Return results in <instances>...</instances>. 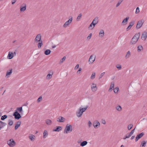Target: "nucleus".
<instances>
[{
	"mask_svg": "<svg viewBox=\"0 0 147 147\" xmlns=\"http://www.w3.org/2000/svg\"><path fill=\"white\" fill-rule=\"evenodd\" d=\"M16 55V52H11L9 51L8 54L7 56V58L8 59H11Z\"/></svg>",
	"mask_w": 147,
	"mask_h": 147,
	"instance_id": "obj_6",
	"label": "nucleus"
},
{
	"mask_svg": "<svg viewBox=\"0 0 147 147\" xmlns=\"http://www.w3.org/2000/svg\"><path fill=\"white\" fill-rule=\"evenodd\" d=\"M72 131V126L71 125L68 124H67L65 128L64 133L65 134H68L71 132Z\"/></svg>",
	"mask_w": 147,
	"mask_h": 147,
	"instance_id": "obj_3",
	"label": "nucleus"
},
{
	"mask_svg": "<svg viewBox=\"0 0 147 147\" xmlns=\"http://www.w3.org/2000/svg\"><path fill=\"white\" fill-rule=\"evenodd\" d=\"M91 89L92 91L93 92L96 91L97 90L96 84L94 83H92L91 85Z\"/></svg>",
	"mask_w": 147,
	"mask_h": 147,
	"instance_id": "obj_9",
	"label": "nucleus"
},
{
	"mask_svg": "<svg viewBox=\"0 0 147 147\" xmlns=\"http://www.w3.org/2000/svg\"><path fill=\"white\" fill-rule=\"evenodd\" d=\"M16 1L17 0H12V4H14L15 3Z\"/></svg>",
	"mask_w": 147,
	"mask_h": 147,
	"instance_id": "obj_56",
	"label": "nucleus"
},
{
	"mask_svg": "<svg viewBox=\"0 0 147 147\" xmlns=\"http://www.w3.org/2000/svg\"><path fill=\"white\" fill-rule=\"evenodd\" d=\"M116 109L119 111H121L122 110V108L120 106H117L116 107Z\"/></svg>",
	"mask_w": 147,
	"mask_h": 147,
	"instance_id": "obj_40",
	"label": "nucleus"
},
{
	"mask_svg": "<svg viewBox=\"0 0 147 147\" xmlns=\"http://www.w3.org/2000/svg\"><path fill=\"white\" fill-rule=\"evenodd\" d=\"M15 42V41H13V43H14V42Z\"/></svg>",
	"mask_w": 147,
	"mask_h": 147,
	"instance_id": "obj_62",
	"label": "nucleus"
},
{
	"mask_svg": "<svg viewBox=\"0 0 147 147\" xmlns=\"http://www.w3.org/2000/svg\"><path fill=\"white\" fill-rule=\"evenodd\" d=\"M143 23L144 21L142 20H140L138 21L136 25V28L138 29L142 27Z\"/></svg>",
	"mask_w": 147,
	"mask_h": 147,
	"instance_id": "obj_13",
	"label": "nucleus"
},
{
	"mask_svg": "<svg viewBox=\"0 0 147 147\" xmlns=\"http://www.w3.org/2000/svg\"><path fill=\"white\" fill-rule=\"evenodd\" d=\"M7 116L5 115H4L1 116V119L2 120H3L7 118Z\"/></svg>",
	"mask_w": 147,
	"mask_h": 147,
	"instance_id": "obj_41",
	"label": "nucleus"
},
{
	"mask_svg": "<svg viewBox=\"0 0 147 147\" xmlns=\"http://www.w3.org/2000/svg\"><path fill=\"white\" fill-rule=\"evenodd\" d=\"M72 18H71L67 21L63 25V27L65 28L68 27L71 24L72 21Z\"/></svg>",
	"mask_w": 147,
	"mask_h": 147,
	"instance_id": "obj_7",
	"label": "nucleus"
},
{
	"mask_svg": "<svg viewBox=\"0 0 147 147\" xmlns=\"http://www.w3.org/2000/svg\"><path fill=\"white\" fill-rule=\"evenodd\" d=\"M35 40H37V36H36L35 38Z\"/></svg>",
	"mask_w": 147,
	"mask_h": 147,
	"instance_id": "obj_59",
	"label": "nucleus"
},
{
	"mask_svg": "<svg viewBox=\"0 0 147 147\" xmlns=\"http://www.w3.org/2000/svg\"><path fill=\"white\" fill-rule=\"evenodd\" d=\"M13 115L15 118L16 119H19L21 117V116L19 113L17 111H15L13 114Z\"/></svg>",
	"mask_w": 147,
	"mask_h": 147,
	"instance_id": "obj_11",
	"label": "nucleus"
},
{
	"mask_svg": "<svg viewBox=\"0 0 147 147\" xmlns=\"http://www.w3.org/2000/svg\"><path fill=\"white\" fill-rule=\"evenodd\" d=\"M42 100V96H40L38 99H37V101H38V102H40Z\"/></svg>",
	"mask_w": 147,
	"mask_h": 147,
	"instance_id": "obj_49",
	"label": "nucleus"
},
{
	"mask_svg": "<svg viewBox=\"0 0 147 147\" xmlns=\"http://www.w3.org/2000/svg\"><path fill=\"white\" fill-rule=\"evenodd\" d=\"M147 36V33L146 32H143L141 37V38L142 40H146Z\"/></svg>",
	"mask_w": 147,
	"mask_h": 147,
	"instance_id": "obj_19",
	"label": "nucleus"
},
{
	"mask_svg": "<svg viewBox=\"0 0 147 147\" xmlns=\"http://www.w3.org/2000/svg\"><path fill=\"white\" fill-rule=\"evenodd\" d=\"M88 125L89 128H90L91 127L92 125V123L90 121H88Z\"/></svg>",
	"mask_w": 147,
	"mask_h": 147,
	"instance_id": "obj_44",
	"label": "nucleus"
},
{
	"mask_svg": "<svg viewBox=\"0 0 147 147\" xmlns=\"http://www.w3.org/2000/svg\"><path fill=\"white\" fill-rule=\"evenodd\" d=\"M122 1V0L120 1H119L116 5V7H117L118 6H119L121 4V3Z\"/></svg>",
	"mask_w": 147,
	"mask_h": 147,
	"instance_id": "obj_54",
	"label": "nucleus"
},
{
	"mask_svg": "<svg viewBox=\"0 0 147 147\" xmlns=\"http://www.w3.org/2000/svg\"><path fill=\"white\" fill-rule=\"evenodd\" d=\"M92 36V34L90 33L89 34L88 36L87 37V40H90L91 39Z\"/></svg>",
	"mask_w": 147,
	"mask_h": 147,
	"instance_id": "obj_46",
	"label": "nucleus"
},
{
	"mask_svg": "<svg viewBox=\"0 0 147 147\" xmlns=\"http://www.w3.org/2000/svg\"><path fill=\"white\" fill-rule=\"evenodd\" d=\"M45 123L48 125H51L52 124V122L51 120L49 119H47L45 120Z\"/></svg>",
	"mask_w": 147,
	"mask_h": 147,
	"instance_id": "obj_22",
	"label": "nucleus"
},
{
	"mask_svg": "<svg viewBox=\"0 0 147 147\" xmlns=\"http://www.w3.org/2000/svg\"><path fill=\"white\" fill-rule=\"evenodd\" d=\"M54 47H55V46H54V47H53L54 48Z\"/></svg>",
	"mask_w": 147,
	"mask_h": 147,
	"instance_id": "obj_63",
	"label": "nucleus"
},
{
	"mask_svg": "<svg viewBox=\"0 0 147 147\" xmlns=\"http://www.w3.org/2000/svg\"><path fill=\"white\" fill-rule=\"evenodd\" d=\"M139 38V35L138 34H136L134 36L130 41V44L131 45H134L137 42Z\"/></svg>",
	"mask_w": 147,
	"mask_h": 147,
	"instance_id": "obj_2",
	"label": "nucleus"
},
{
	"mask_svg": "<svg viewBox=\"0 0 147 147\" xmlns=\"http://www.w3.org/2000/svg\"><path fill=\"white\" fill-rule=\"evenodd\" d=\"M26 9V5L25 4H22L20 6V11L21 12H24Z\"/></svg>",
	"mask_w": 147,
	"mask_h": 147,
	"instance_id": "obj_14",
	"label": "nucleus"
},
{
	"mask_svg": "<svg viewBox=\"0 0 147 147\" xmlns=\"http://www.w3.org/2000/svg\"><path fill=\"white\" fill-rule=\"evenodd\" d=\"M65 120V118L61 116L59 117L57 119V121L59 122H64Z\"/></svg>",
	"mask_w": 147,
	"mask_h": 147,
	"instance_id": "obj_15",
	"label": "nucleus"
},
{
	"mask_svg": "<svg viewBox=\"0 0 147 147\" xmlns=\"http://www.w3.org/2000/svg\"><path fill=\"white\" fill-rule=\"evenodd\" d=\"M113 90L114 93L117 94L119 90V88L118 87H116Z\"/></svg>",
	"mask_w": 147,
	"mask_h": 147,
	"instance_id": "obj_34",
	"label": "nucleus"
},
{
	"mask_svg": "<svg viewBox=\"0 0 147 147\" xmlns=\"http://www.w3.org/2000/svg\"><path fill=\"white\" fill-rule=\"evenodd\" d=\"M6 125V124L2 122L1 121H0V128L2 129Z\"/></svg>",
	"mask_w": 147,
	"mask_h": 147,
	"instance_id": "obj_27",
	"label": "nucleus"
},
{
	"mask_svg": "<svg viewBox=\"0 0 147 147\" xmlns=\"http://www.w3.org/2000/svg\"><path fill=\"white\" fill-rule=\"evenodd\" d=\"M21 124V122L20 121H18L16 123V125L15 127V129L16 130L20 126Z\"/></svg>",
	"mask_w": 147,
	"mask_h": 147,
	"instance_id": "obj_28",
	"label": "nucleus"
},
{
	"mask_svg": "<svg viewBox=\"0 0 147 147\" xmlns=\"http://www.w3.org/2000/svg\"><path fill=\"white\" fill-rule=\"evenodd\" d=\"M135 128L133 129L130 133V136H131L134 133Z\"/></svg>",
	"mask_w": 147,
	"mask_h": 147,
	"instance_id": "obj_50",
	"label": "nucleus"
},
{
	"mask_svg": "<svg viewBox=\"0 0 147 147\" xmlns=\"http://www.w3.org/2000/svg\"><path fill=\"white\" fill-rule=\"evenodd\" d=\"M62 129V127L61 126H58L57 127L56 129H54L53 131H59L61 130Z\"/></svg>",
	"mask_w": 147,
	"mask_h": 147,
	"instance_id": "obj_33",
	"label": "nucleus"
},
{
	"mask_svg": "<svg viewBox=\"0 0 147 147\" xmlns=\"http://www.w3.org/2000/svg\"><path fill=\"white\" fill-rule=\"evenodd\" d=\"M131 136H130V133H129V134H127V135H126L125 136V137L123 138V139L124 140H125L127 138H128L129 137H130Z\"/></svg>",
	"mask_w": 147,
	"mask_h": 147,
	"instance_id": "obj_51",
	"label": "nucleus"
},
{
	"mask_svg": "<svg viewBox=\"0 0 147 147\" xmlns=\"http://www.w3.org/2000/svg\"><path fill=\"white\" fill-rule=\"evenodd\" d=\"M98 22V19L97 18H95L94 20H93L92 22V23L94 25V24L95 26L96 24Z\"/></svg>",
	"mask_w": 147,
	"mask_h": 147,
	"instance_id": "obj_30",
	"label": "nucleus"
},
{
	"mask_svg": "<svg viewBox=\"0 0 147 147\" xmlns=\"http://www.w3.org/2000/svg\"><path fill=\"white\" fill-rule=\"evenodd\" d=\"M95 75H96L95 73V72L92 73L91 75L90 78L92 80L94 79L95 77Z\"/></svg>",
	"mask_w": 147,
	"mask_h": 147,
	"instance_id": "obj_37",
	"label": "nucleus"
},
{
	"mask_svg": "<svg viewBox=\"0 0 147 147\" xmlns=\"http://www.w3.org/2000/svg\"><path fill=\"white\" fill-rule=\"evenodd\" d=\"M102 123L104 124H105L106 123V122L105 120H102Z\"/></svg>",
	"mask_w": 147,
	"mask_h": 147,
	"instance_id": "obj_57",
	"label": "nucleus"
},
{
	"mask_svg": "<svg viewBox=\"0 0 147 147\" xmlns=\"http://www.w3.org/2000/svg\"><path fill=\"white\" fill-rule=\"evenodd\" d=\"M66 59V57L65 56L62 59H61L59 62V64H61Z\"/></svg>",
	"mask_w": 147,
	"mask_h": 147,
	"instance_id": "obj_39",
	"label": "nucleus"
},
{
	"mask_svg": "<svg viewBox=\"0 0 147 147\" xmlns=\"http://www.w3.org/2000/svg\"><path fill=\"white\" fill-rule=\"evenodd\" d=\"M88 142L86 141H84L82 142L80 144V146H84L87 144Z\"/></svg>",
	"mask_w": 147,
	"mask_h": 147,
	"instance_id": "obj_35",
	"label": "nucleus"
},
{
	"mask_svg": "<svg viewBox=\"0 0 147 147\" xmlns=\"http://www.w3.org/2000/svg\"><path fill=\"white\" fill-rule=\"evenodd\" d=\"M144 134L142 132L141 133L137 135L135 139L136 141L137 142V141H138V140L140 138H141V137H142L144 136Z\"/></svg>",
	"mask_w": 147,
	"mask_h": 147,
	"instance_id": "obj_16",
	"label": "nucleus"
},
{
	"mask_svg": "<svg viewBox=\"0 0 147 147\" xmlns=\"http://www.w3.org/2000/svg\"><path fill=\"white\" fill-rule=\"evenodd\" d=\"M114 87V83H111L110 84L109 89L108 90V92H111L113 90Z\"/></svg>",
	"mask_w": 147,
	"mask_h": 147,
	"instance_id": "obj_18",
	"label": "nucleus"
},
{
	"mask_svg": "<svg viewBox=\"0 0 147 147\" xmlns=\"http://www.w3.org/2000/svg\"><path fill=\"white\" fill-rule=\"evenodd\" d=\"M143 50V47L141 45L139 46L138 47V52H140Z\"/></svg>",
	"mask_w": 147,
	"mask_h": 147,
	"instance_id": "obj_32",
	"label": "nucleus"
},
{
	"mask_svg": "<svg viewBox=\"0 0 147 147\" xmlns=\"http://www.w3.org/2000/svg\"><path fill=\"white\" fill-rule=\"evenodd\" d=\"M41 37L40 34L37 35V42L38 41L39 42L38 44V46L39 48H40L43 45L42 42L41 40Z\"/></svg>",
	"mask_w": 147,
	"mask_h": 147,
	"instance_id": "obj_4",
	"label": "nucleus"
},
{
	"mask_svg": "<svg viewBox=\"0 0 147 147\" xmlns=\"http://www.w3.org/2000/svg\"><path fill=\"white\" fill-rule=\"evenodd\" d=\"M1 113H0V117H1Z\"/></svg>",
	"mask_w": 147,
	"mask_h": 147,
	"instance_id": "obj_61",
	"label": "nucleus"
},
{
	"mask_svg": "<svg viewBox=\"0 0 147 147\" xmlns=\"http://www.w3.org/2000/svg\"><path fill=\"white\" fill-rule=\"evenodd\" d=\"M146 144V142L144 141L142 142L141 143L140 147H145Z\"/></svg>",
	"mask_w": 147,
	"mask_h": 147,
	"instance_id": "obj_38",
	"label": "nucleus"
},
{
	"mask_svg": "<svg viewBox=\"0 0 147 147\" xmlns=\"http://www.w3.org/2000/svg\"><path fill=\"white\" fill-rule=\"evenodd\" d=\"M133 126V125L132 124H130L128 126V130H129L130 129H131V128H132Z\"/></svg>",
	"mask_w": 147,
	"mask_h": 147,
	"instance_id": "obj_45",
	"label": "nucleus"
},
{
	"mask_svg": "<svg viewBox=\"0 0 147 147\" xmlns=\"http://www.w3.org/2000/svg\"><path fill=\"white\" fill-rule=\"evenodd\" d=\"M81 17H82V14L81 13H80V14H79V16L77 17V20H79L80 19Z\"/></svg>",
	"mask_w": 147,
	"mask_h": 147,
	"instance_id": "obj_48",
	"label": "nucleus"
},
{
	"mask_svg": "<svg viewBox=\"0 0 147 147\" xmlns=\"http://www.w3.org/2000/svg\"><path fill=\"white\" fill-rule=\"evenodd\" d=\"M105 73L103 72L100 75L99 77V79L101 78L105 74Z\"/></svg>",
	"mask_w": 147,
	"mask_h": 147,
	"instance_id": "obj_53",
	"label": "nucleus"
},
{
	"mask_svg": "<svg viewBox=\"0 0 147 147\" xmlns=\"http://www.w3.org/2000/svg\"><path fill=\"white\" fill-rule=\"evenodd\" d=\"M95 26L94 24V25L92 23H91L88 27V29L89 30H92L94 28Z\"/></svg>",
	"mask_w": 147,
	"mask_h": 147,
	"instance_id": "obj_31",
	"label": "nucleus"
},
{
	"mask_svg": "<svg viewBox=\"0 0 147 147\" xmlns=\"http://www.w3.org/2000/svg\"><path fill=\"white\" fill-rule=\"evenodd\" d=\"M88 106H86L84 108L80 107L76 113V115L78 117H80L82 115L83 112H85L88 108Z\"/></svg>",
	"mask_w": 147,
	"mask_h": 147,
	"instance_id": "obj_1",
	"label": "nucleus"
},
{
	"mask_svg": "<svg viewBox=\"0 0 147 147\" xmlns=\"http://www.w3.org/2000/svg\"><path fill=\"white\" fill-rule=\"evenodd\" d=\"M13 122L12 121L9 120L8 123V124L9 125H13Z\"/></svg>",
	"mask_w": 147,
	"mask_h": 147,
	"instance_id": "obj_52",
	"label": "nucleus"
},
{
	"mask_svg": "<svg viewBox=\"0 0 147 147\" xmlns=\"http://www.w3.org/2000/svg\"><path fill=\"white\" fill-rule=\"evenodd\" d=\"M51 52V51L49 49H47L45 51V54L46 55H48L50 54Z\"/></svg>",
	"mask_w": 147,
	"mask_h": 147,
	"instance_id": "obj_36",
	"label": "nucleus"
},
{
	"mask_svg": "<svg viewBox=\"0 0 147 147\" xmlns=\"http://www.w3.org/2000/svg\"><path fill=\"white\" fill-rule=\"evenodd\" d=\"M15 111H17L19 113H21L23 112L22 107L17 108Z\"/></svg>",
	"mask_w": 147,
	"mask_h": 147,
	"instance_id": "obj_20",
	"label": "nucleus"
},
{
	"mask_svg": "<svg viewBox=\"0 0 147 147\" xmlns=\"http://www.w3.org/2000/svg\"><path fill=\"white\" fill-rule=\"evenodd\" d=\"M129 19V17H127L124 19L121 23V25L123 26L127 24Z\"/></svg>",
	"mask_w": 147,
	"mask_h": 147,
	"instance_id": "obj_17",
	"label": "nucleus"
},
{
	"mask_svg": "<svg viewBox=\"0 0 147 147\" xmlns=\"http://www.w3.org/2000/svg\"><path fill=\"white\" fill-rule=\"evenodd\" d=\"M7 144L10 147H13L16 145V142L13 139H11L7 141Z\"/></svg>",
	"mask_w": 147,
	"mask_h": 147,
	"instance_id": "obj_5",
	"label": "nucleus"
},
{
	"mask_svg": "<svg viewBox=\"0 0 147 147\" xmlns=\"http://www.w3.org/2000/svg\"><path fill=\"white\" fill-rule=\"evenodd\" d=\"M116 67L119 70H120L121 69V66L120 64L117 65L116 66Z\"/></svg>",
	"mask_w": 147,
	"mask_h": 147,
	"instance_id": "obj_42",
	"label": "nucleus"
},
{
	"mask_svg": "<svg viewBox=\"0 0 147 147\" xmlns=\"http://www.w3.org/2000/svg\"><path fill=\"white\" fill-rule=\"evenodd\" d=\"M53 74V72H51L50 73V74H48L47 75L46 78L47 79H51L52 77V76Z\"/></svg>",
	"mask_w": 147,
	"mask_h": 147,
	"instance_id": "obj_24",
	"label": "nucleus"
},
{
	"mask_svg": "<svg viewBox=\"0 0 147 147\" xmlns=\"http://www.w3.org/2000/svg\"><path fill=\"white\" fill-rule=\"evenodd\" d=\"M104 31L103 30H101L99 32V36L100 37H102L104 36Z\"/></svg>",
	"mask_w": 147,
	"mask_h": 147,
	"instance_id": "obj_21",
	"label": "nucleus"
},
{
	"mask_svg": "<svg viewBox=\"0 0 147 147\" xmlns=\"http://www.w3.org/2000/svg\"><path fill=\"white\" fill-rule=\"evenodd\" d=\"M30 139L32 141H33L35 140V137L33 135H30L29 136Z\"/></svg>",
	"mask_w": 147,
	"mask_h": 147,
	"instance_id": "obj_26",
	"label": "nucleus"
},
{
	"mask_svg": "<svg viewBox=\"0 0 147 147\" xmlns=\"http://www.w3.org/2000/svg\"><path fill=\"white\" fill-rule=\"evenodd\" d=\"M95 59V56L94 55H91L89 59L88 63L89 64H92L94 61Z\"/></svg>",
	"mask_w": 147,
	"mask_h": 147,
	"instance_id": "obj_10",
	"label": "nucleus"
},
{
	"mask_svg": "<svg viewBox=\"0 0 147 147\" xmlns=\"http://www.w3.org/2000/svg\"><path fill=\"white\" fill-rule=\"evenodd\" d=\"M121 147H124V146L123 145H122L121 146Z\"/></svg>",
	"mask_w": 147,
	"mask_h": 147,
	"instance_id": "obj_60",
	"label": "nucleus"
},
{
	"mask_svg": "<svg viewBox=\"0 0 147 147\" xmlns=\"http://www.w3.org/2000/svg\"><path fill=\"white\" fill-rule=\"evenodd\" d=\"M100 123L97 120H95L93 123V125L95 129H97L100 126Z\"/></svg>",
	"mask_w": 147,
	"mask_h": 147,
	"instance_id": "obj_12",
	"label": "nucleus"
},
{
	"mask_svg": "<svg viewBox=\"0 0 147 147\" xmlns=\"http://www.w3.org/2000/svg\"><path fill=\"white\" fill-rule=\"evenodd\" d=\"M134 25V23L132 22H130L129 23V26L126 29V30L127 31L131 29V28Z\"/></svg>",
	"mask_w": 147,
	"mask_h": 147,
	"instance_id": "obj_23",
	"label": "nucleus"
},
{
	"mask_svg": "<svg viewBox=\"0 0 147 147\" xmlns=\"http://www.w3.org/2000/svg\"><path fill=\"white\" fill-rule=\"evenodd\" d=\"M79 64H77L74 68L75 70L78 69L79 67Z\"/></svg>",
	"mask_w": 147,
	"mask_h": 147,
	"instance_id": "obj_55",
	"label": "nucleus"
},
{
	"mask_svg": "<svg viewBox=\"0 0 147 147\" xmlns=\"http://www.w3.org/2000/svg\"><path fill=\"white\" fill-rule=\"evenodd\" d=\"M48 135V132L47 131L45 130L43 133V138H45L47 137Z\"/></svg>",
	"mask_w": 147,
	"mask_h": 147,
	"instance_id": "obj_25",
	"label": "nucleus"
},
{
	"mask_svg": "<svg viewBox=\"0 0 147 147\" xmlns=\"http://www.w3.org/2000/svg\"><path fill=\"white\" fill-rule=\"evenodd\" d=\"M134 137H135V136H132L131 137V140H132V139H133L134 138Z\"/></svg>",
	"mask_w": 147,
	"mask_h": 147,
	"instance_id": "obj_58",
	"label": "nucleus"
},
{
	"mask_svg": "<svg viewBox=\"0 0 147 147\" xmlns=\"http://www.w3.org/2000/svg\"><path fill=\"white\" fill-rule=\"evenodd\" d=\"M12 71L13 69L12 68H10L7 71L5 76V78H8L11 76L12 73Z\"/></svg>",
	"mask_w": 147,
	"mask_h": 147,
	"instance_id": "obj_8",
	"label": "nucleus"
},
{
	"mask_svg": "<svg viewBox=\"0 0 147 147\" xmlns=\"http://www.w3.org/2000/svg\"><path fill=\"white\" fill-rule=\"evenodd\" d=\"M82 70V69L81 68H79V70L77 72V74H80Z\"/></svg>",
	"mask_w": 147,
	"mask_h": 147,
	"instance_id": "obj_47",
	"label": "nucleus"
},
{
	"mask_svg": "<svg viewBox=\"0 0 147 147\" xmlns=\"http://www.w3.org/2000/svg\"><path fill=\"white\" fill-rule=\"evenodd\" d=\"M54 47H55V46H54V47H53L54 48Z\"/></svg>",
	"mask_w": 147,
	"mask_h": 147,
	"instance_id": "obj_64",
	"label": "nucleus"
},
{
	"mask_svg": "<svg viewBox=\"0 0 147 147\" xmlns=\"http://www.w3.org/2000/svg\"><path fill=\"white\" fill-rule=\"evenodd\" d=\"M140 12V9L139 7H137L136 9V14H138Z\"/></svg>",
	"mask_w": 147,
	"mask_h": 147,
	"instance_id": "obj_43",
	"label": "nucleus"
},
{
	"mask_svg": "<svg viewBox=\"0 0 147 147\" xmlns=\"http://www.w3.org/2000/svg\"><path fill=\"white\" fill-rule=\"evenodd\" d=\"M131 55V52L130 51H128L126 53L125 56V58L127 59Z\"/></svg>",
	"mask_w": 147,
	"mask_h": 147,
	"instance_id": "obj_29",
	"label": "nucleus"
}]
</instances>
